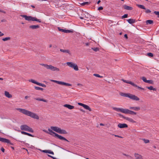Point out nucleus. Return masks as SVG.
I'll return each mask as SVG.
<instances>
[{
    "label": "nucleus",
    "instance_id": "nucleus-26",
    "mask_svg": "<svg viewBox=\"0 0 159 159\" xmlns=\"http://www.w3.org/2000/svg\"><path fill=\"white\" fill-rule=\"evenodd\" d=\"M21 133L22 134L26 135H27L30 136H31V137H34V136L32 135L31 134H29V133H27L25 131H21Z\"/></svg>",
    "mask_w": 159,
    "mask_h": 159
},
{
    "label": "nucleus",
    "instance_id": "nucleus-57",
    "mask_svg": "<svg viewBox=\"0 0 159 159\" xmlns=\"http://www.w3.org/2000/svg\"><path fill=\"white\" fill-rule=\"evenodd\" d=\"M101 2V1L100 0H98V2H97V3L98 4L99 3H100Z\"/></svg>",
    "mask_w": 159,
    "mask_h": 159
},
{
    "label": "nucleus",
    "instance_id": "nucleus-36",
    "mask_svg": "<svg viewBox=\"0 0 159 159\" xmlns=\"http://www.w3.org/2000/svg\"><path fill=\"white\" fill-rule=\"evenodd\" d=\"M146 83H148L151 84H153V81L152 80H147Z\"/></svg>",
    "mask_w": 159,
    "mask_h": 159
},
{
    "label": "nucleus",
    "instance_id": "nucleus-14",
    "mask_svg": "<svg viewBox=\"0 0 159 159\" xmlns=\"http://www.w3.org/2000/svg\"><path fill=\"white\" fill-rule=\"evenodd\" d=\"M135 159H143V156L137 153H135L134 154Z\"/></svg>",
    "mask_w": 159,
    "mask_h": 159
},
{
    "label": "nucleus",
    "instance_id": "nucleus-24",
    "mask_svg": "<svg viewBox=\"0 0 159 159\" xmlns=\"http://www.w3.org/2000/svg\"><path fill=\"white\" fill-rule=\"evenodd\" d=\"M42 152H43L48 153L52 155H54V152L50 150H43L42 151Z\"/></svg>",
    "mask_w": 159,
    "mask_h": 159
},
{
    "label": "nucleus",
    "instance_id": "nucleus-41",
    "mask_svg": "<svg viewBox=\"0 0 159 159\" xmlns=\"http://www.w3.org/2000/svg\"><path fill=\"white\" fill-rule=\"evenodd\" d=\"M154 14L157 16V17L159 18V11H155L154 12Z\"/></svg>",
    "mask_w": 159,
    "mask_h": 159
},
{
    "label": "nucleus",
    "instance_id": "nucleus-45",
    "mask_svg": "<svg viewBox=\"0 0 159 159\" xmlns=\"http://www.w3.org/2000/svg\"><path fill=\"white\" fill-rule=\"evenodd\" d=\"M128 17V14H125L122 16V18H127Z\"/></svg>",
    "mask_w": 159,
    "mask_h": 159
},
{
    "label": "nucleus",
    "instance_id": "nucleus-61",
    "mask_svg": "<svg viewBox=\"0 0 159 159\" xmlns=\"http://www.w3.org/2000/svg\"><path fill=\"white\" fill-rule=\"evenodd\" d=\"M80 18L81 19H84V18L83 17H80Z\"/></svg>",
    "mask_w": 159,
    "mask_h": 159
},
{
    "label": "nucleus",
    "instance_id": "nucleus-44",
    "mask_svg": "<svg viewBox=\"0 0 159 159\" xmlns=\"http://www.w3.org/2000/svg\"><path fill=\"white\" fill-rule=\"evenodd\" d=\"M145 12L146 13H150L151 12V11L149 9H147L145 11Z\"/></svg>",
    "mask_w": 159,
    "mask_h": 159
},
{
    "label": "nucleus",
    "instance_id": "nucleus-37",
    "mask_svg": "<svg viewBox=\"0 0 159 159\" xmlns=\"http://www.w3.org/2000/svg\"><path fill=\"white\" fill-rule=\"evenodd\" d=\"M144 143H149V140L148 139H142Z\"/></svg>",
    "mask_w": 159,
    "mask_h": 159
},
{
    "label": "nucleus",
    "instance_id": "nucleus-50",
    "mask_svg": "<svg viewBox=\"0 0 159 159\" xmlns=\"http://www.w3.org/2000/svg\"><path fill=\"white\" fill-rule=\"evenodd\" d=\"M1 150L3 152H4V151H5V149H4V148H3V147H2L1 148Z\"/></svg>",
    "mask_w": 159,
    "mask_h": 159
},
{
    "label": "nucleus",
    "instance_id": "nucleus-42",
    "mask_svg": "<svg viewBox=\"0 0 159 159\" xmlns=\"http://www.w3.org/2000/svg\"><path fill=\"white\" fill-rule=\"evenodd\" d=\"M118 115L120 117H122L124 119H125V117H126L125 116H124L123 115H122V114H120V113H118Z\"/></svg>",
    "mask_w": 159,
    "mask_h": 159
},
{
    "label": "nucleus",
    "instance_id": "nucleus-12",
    "mask_svg": "<svg viewBox=\"0 0 159 159\" xmlns=\"http://www.w3.org/2000/svg\"><path fill=\"white\" fill-rule=\"evenodd\" d=\"M0 141L3 143H10L12 145V144L11 143L10 140L6 139L0 137Z\"/></svg>",
    "mask_w": 159,
    "mask_h": 159
},
{
    "label": "nucleus",
    "instance_id": "nucleus-46",
    "mask_svg": "<svg viewBox=\"0 0 159 159\" xmlns=\"http://www.w3.org/2000/svg\"><path fill=\"white\" fill-rule=\"evenodd\" d=\"M123 155H125V156H126L127 157H129L130 158H132V157L131 156H130L129 155H126L125 154H124V153H123Z\"/></svg>",
    "mask_w": 159,
    "mask_h": 159
},
{
    "label": "nucleus",
    "instance_id": "nucleus-63",
    "mask_svg": "<svg viewBox=\"0 0 159 159\" xmlns=\"http://www.w3.org/2000/svg\"><path fill=\"white\" fill-rule=\"evenodd\" d=\"M3 80V79L2 78H0V80Z\"/></svg>",
    "mask_w": 159,
    "mask_h": 159
},
{
    "label": "nucleus",
    "instance_id": "nucleus-56",
    "mask_svg": "<svg viewBox=\"0 0 159 159\" xmlns=\"http://www.w3.org/2000/svg\"><path fill=\"white\" fill-rule=\"evenodd\" d=\"M80 111H82V112H84L85 111L83 109H80Z\"/></svg>",
    "mask_w": 159,
    "mask_h": 159
},
{
    "label": "nucleus",
    "instance_id": "nucleus-35",
    "mask_svg": "<svg viewBox=\"0 0 159 159\" xmlns=\"http://www.w3.org/2000/svg\"><path fill=\"white\" fill-rule=\"evenodd\" d=\"M29 81L31 82H32V83L36 84H37V83L38 82H37L35 80H33V79H31V80H29Z\"/></svg>",
    "mask_w": 159,
    "mask_h": 159
},
{
    "label": "nucleus",
    "instance_id": "nucleus-23",
    "mask_svg": "<svg viewBox=\"0 0 159 159\" xmlns=\"http://www.w3.org/2000/svg\"><path fill=\"white\" fill-rule=\"evenodd\" d=\"M60 51L63 52L68 53L70 55L71 54L70 51L69 50L60 49Z\"/></svg>",
    "mask_w": 159,
    "mask_h": 159
},
{
    "label": "nucleus",
    "instance_id": "nucleus-31",
    "mask_svg": "<svg viewBox=\"0 0 159 159\" xmlns=\"http://www.w3.org/2000/svg\"><path fill=\"white\" fill-rule=\"evenodd\" d=\"M34 88L37 90H41L43 91V88L37 86H34Z\"/></svg>",
    "mask_w": 159,
    "mask_h": 159
},
{
    "label": "nucleus",
    "instance_id": "nucleus-9",
    "mask_svg": "<svg viewBox=\"0 0 159 159\" xmlns=\"http://www.w3.org/2000/svg\"><path fill=\"white\" fill-rule=\"evenodd\" d=\"M66 64L69 67L73 68L75 70L77 71L79 70L77 65L72 62H67Z\"/></svg>",
    "mask_w": 159,
    "mask_h": 159
},
{
    "label": "nucleus",
    "instance_id": "nucleus-13",
    "mask_svg": "<svg viewBox=\"0 0 159 159\" xmlns=\"http://www.w3.org/2000/svg\"><path fill=\"white\" fill-rule=\"evenodd\" d=\"M117 126L120 128H124L128 127V125L125 123L122 124L120 123Z\"/></svg>",
    "mask_w": 159,
    "mask_h": 159
},
{
    "label": "nucleus",
    "instance_id": "nucleus-59",
    "mask_svg": "<svg viewBox=\"0 0 159 159\" xmlns=\"http://www.w3.org/2000/svg\"><path fill=\"white\" fill-rule=\"evenodd\" d=\"M100 125L101 126H104V124L102 123H100Z\"/></svg>",
    "mask_w": 159,
    "mask_h": 159
},
{
    "label": "nucleus",
    "instance_id": "nucleus-22",
    "mask_svg": "<svg viewBox=\"0 0 159 159\" xmlns=\"http://www.w3.org/2000/svg\"><path fill=\"white\" fill-rule=\"evenodd\" d=\"M127 21L130 24H132L136 22V20L135 19H130L128 20H127Z\"/></svg>",
    "mask_w": 159,
    "mask_h": 159
},
{
    "label": "nucleus",
    "instance_id": "nucleus-17",
    "mask_svg": "<svg viewBox=\"0 0 159 159\" xmlns=\"http://www.w3.org/2000/svg\"><path fill=\"white\" fill-rule=\"evenodd\" d=\"M65 107H66L69 109H72L74 108V106L69 104H66L64 105Z\"/></svg>",
    "mask_w": 159,
    "mask_h": 159
},
{
    "label": "nucleus",
    "instance_id": "nucleus-64",
    "mask_svg": "<svg viewBox=\"0 0 159 159\" xmlns=\"http://www.w3.org/2000/svg\"><path fill=\"white\" fill-rule=\"evenodd\" d=\"M52 46V45L51 44H50L49 45V48H51Z\"/></svg>",
    "mask_w": 159,
    "mask_h": 159
},
{
    "label": "nucleus",
    "instance_id": "nucleus-16",
    "mask_svg": "<svg viewBox=\"0 0 159 159\" xmlns=\"http://www.w3.org/2000/svg\"><path fill=\"white\" fill-rule=\"evenodd\" d=\"M125 119L128 121L132 123H136V121L134 120L132 118H129L128 117H125Z\"/></svg>",
    "mask_w": 159,
    "mask_h": 159
},
{
    "label": "nucleus",
    "instance_id": "nucleus-4",
    "mask_svg": "<svg viewBox=\"0 0 159 159\" xmlns=\"http://www.w3.org/2000/svg\"><path fill=\"white\" fill-rule=\"evenodd\" d=\"M20 16L25 18V20L29 21H36L39 23L41 22V20L40 19H38L35 17H32L30 16H27L25 15H21Z\"/></svg>",
    "mask_w": 159,
    "mask_h": 159
},
{
    "label": "nucleus",
    "instance_id": "nucleus-2",
    "mask_svg": "<svg viewBox=\"0 0 159 159\" xmlns=\"http://www.w3.org/2000/svg\"><path fill=\"white\" fill-rule=\"evenodd\" d=\"M113 109L117 111L126 114L136 115L137 112L127 109L118 108L116 107H113Z\"/></svg>",
    "mask_w": 159,
    "mask_h": 159
},
{
    "label": "nucleus",
    "instance_id": "nucleus-54",
    "mask_svg": "<svg viewBox=\"0 0 159 159\" xmlns=\"http://www.w3.org/2000/svg\"><path fill=\"white\" fill-rule=\"evenodd\" d=\"M42 87H46V85L44 84H42Z\"/></svg>",
    "mask_w": 159,
    "mask_h": 159
},
{
    "label": "nucleus",
    "instance_id": "nucleus-11",
    "mask_svg": "<svg viewBox=\"0 0 159 159\" xmlns=\"http://www.w3.org/2000/svg\"><path fill=\"white\" fill-rule=\"evenodd\" d=\"M58 29L59 31L65 33H71L73 31L71 30H66L61 29L60 27H58Z\"/></svg>",
    "mask_w": 159,
    "mask_h": 159
},
{
    "label": "nucleus",
    "instance_id": "nucleus-40",
    "mask_svg": "<svg viewBox=\"0 0 159 159\" xmlns=\"http://www.w3.org/2000/svg\"><path fill=\"white\" fill-rule=\"evenodd\" d=\"M92 49L95 52H97L98 51L99 49L98 48H92Z\"/></svg>",
    "mask_w": 159,
    "mask_h": 159
},
{
    "label": "nucleus",
    "instance_id": "nucleus-27",
    "mask_svg": "<svg viewBox=\"0 0 159 159\" xmlns=\"http://www.w3.org/2000/svg\"><path fill=\"white\" fill-rule=\"evenodd\" d=\"M146 22L147 25L148 24H152L153 23V21L151 20H147Z\"/></svg>",
    "mask_w": 159,
    "mask_h": 159
},
{
    "label": "nucleus",
    "instance_id": "nucleus-30",
    "mask_svg": "<svg viewBox=\"0 0 159 159\" xmlns=\"http://www.w3.org/2000/svg\"><path fill=\"white\" fill-rule=\"evenodd\" d=\"M146 88L150 90H153L154 91H156L157 89L156 88H153V86H150V87H147Z\"/></svg>",
    "mask_w": 159,
    "mask_h": 159
},
{
    "label": "nucleus",
    "instance_id": "nucleus-43",
    "mask_svg": "<svg viewBox=\"0 0 159 159\" xmlns=\"http://www.w3.org/2000/svg\"><path fill=\"white\" fill-rule=\"evenodd\" d=\"M147 55L149 57H152L153 56V54L152 53H147Z\"/></svg>",
    "mask_w": 159,
    "mask_h": 159
},
{
    "label": "nucleus",
    "instance_id": "nucleus-10",
    "mask_svg": "<svg viewBox=\"0 0 159 159\" xmlns=\"http://www.w3.org/2000/svg\"><path fill=\"white\" fill-rule=\"evenodd\" d=\"M51 81L52 82H54V83H57L58 84L62 85H64L67 86H71L72 85L68 83H66L62 81H60L54 80H51Z\"/></svg>",
    "mask_w": 159,
    "mask_h": 159
},
{
    "label": "nucleus",
    "instance_id": "nucleus-29",
    "mask_svg": "<svg viewBox=\"0 0 159 159\" xmlns=\"http://www.w3.org/2000/svg\"><path fill=\"white\" fill-rule=\"evenodd\" d=\"M136 5L137 6H138L139 8H140L145 9V10L146 9V8H145V7L143 5L137 4Z\"/></svg>",
    "mask_w": 159,
    "mask_h": 159
},
{
    "label": "nucleus",
    "instance_id": "nucleus-53",
    "mask_svg": "<svg viewBox=\"0 0 159 159\" xmlns=\"http://www.w3.org/2000/svg\"><path fill=\"white\" fill-rule=\"evenodd\" d=\"M43 131L44 132H45L46 133H47V134L48 133V132L46 130L43 129Z\"/></svg>",
    "mask_w": 159,
    "mask_h": 159
},
{
    "label": "nucleus",
    "instance_id": "nucleus-38",
    "mask_svg": "<svg viewBox=\"0 0 159 159\" xmlns=\"http://www.w3.org/2000/svg\"><path fill=\"white\" fill-rule=\"evenodd\" d=\"M135 86H133L134 87H137L138 88V89H140L141 90H144V89L143 88H142V87H140L139 86H138V85H136V84H135Z\"/></svg>",
    "mask_w": 159,
    "mask_h": 159
},
{
    "label": "nucleus",
    "instance_id": "nucleus-51",
    "mask_svg": "<svg viewBox=\"0 0 159 159\" xmlns=\"http://www.w3.org/2000/svg\"><path fill=\"white\" fill-rule=\"evenodd\" d=\"M42 83H40L39 82H38L37 85L41 86L42 85Z\"/></svg>",
    "mask_w": 159,
    "mask_h": 159
},
{
    "label": "nucleus",
    "instance_id": "nucleus-3",
    "mask_svg": "<svg viewBox=\"0 0 159 159\" xmlns=\"http://www.w3.org/2000/svg\"><path fill=\"white\" fill-rule=\"evenodd\" d=\"M120 94L122 96L129 98L133 100L139 101V98L137 96L129 93H120Z\"/></svg>",
    "mask_w": 159,
    "mask_h": 159
},
{
    "label": "nucleus",
    "instance_id": "nucleus-48",
    "mask_svg": "<svg viewBox=\"0 0 159 159\" xmlns=\"http://www.w3.org/2000/svg\"><path fill=\"white\" fill-rule=\"evenodd\" d=\"M103 9V7L101 6L99 7L98 8V10H102Z\"/></svg>",
    "mask_w": 159,
    "mask_h": 159
},
{
    "label": "nucleus",
    "instance_id": "nucleus-62",
    "mask_svg": "<svg viewBox=\"0 0 159 159\" xmlns=\"http://www.w3.org/2000/svg\"><path fill=\"white\" fill-rule=\"evenodd\" d=\"M31 7L33 8H35V7L33 6V5H31Z\"/></svg>",
    "mask_w": 159,
    "mask_h": 159
},
{
    "label": "nucleus",
    "instance_id": "nucleus-18",
    "mask_svg": "<svg viewBox=\"0 0 159 159\" xmlns=\"http://www.w3.org/2000/svg\"><path fill=\"white\" fill-rule=\"evenodd\" d=\"M122 80L125 83H127L128 84H129L132 85L133 86H135V84L133 83V82H132L131 81H129V80H126L124 79H122Z\"/></svg>",
    "mask_w": 159,
    "mask_h": 159
},
{
    "label": "nucleus",
    "instance_id": "nucleus-25",
    "mask_svg": "<svg viewBox=\"0 0 159 159\" xmlns=\"http://www.w3.org/2000/svg\"><path fill=\"white\" fill-rule=\"evenodd\" d=\"M34 99L37 101H42L45 102H48V101L47 100L43 98H34Z\"/></svg>",
    "mask_w": 159,
    "mask_h": 159
},
{
    "label": "nucleus",
    "instance_id": "nucleus-7",
    "mask_svg": "<svg viewBox=\"0 0 159 159\" xmlns=\"http://www.w3.org/2000/svg\"><path fill=\"white\" fill-rule=\"evenodd\" d=\"M39 64L42 66H44L47 69H50L52 71H59V69L56 67H54L51 65H48L46 64L43 63H40Z\"/></svg>",
    "mask_w": 159,
    "mask_h": 159
},
{
    "label": "nucleus",
    "instance_id": "nucleus-52",
    "mask_svg": "<svg viewBox=\"0 0 159 159\" xmlns=\"http://www.w3.org/2000/svg\"><path fill=\"white\" fill-rule=\"evenodd\" d=\"M4 35V34L2 33L0 31V37Z\"/></svg>",
    "mask_w": 159,
    "mask_h": 159
},
{
    "label": "nucleus",
    "instance_id": "nucleus-19",
    "mask_svg": "<svg viewBox=\"0 0 159 159\" xmlns=\"http://www.w3.org/2000/svg\"><path fill=\"white\" fill-rule=\"evenodd\" d=\"M123 7L124 9L126 10H131L133 9V8L132 7L126 5H124Z\"/></svg>",
    "mask_w": 159,
    "mask_h": 159
},
{
    "label": "nucleus",
    "instance_id": "nucleus-6",
    "mask_svg": "<svg viewBox=\"0 0 159 159\" xmlns=\"http://www.w3.org/2000/svg\"><path fill=\"white\" fill-rule=\"evenodd\" d=\"M52 129H48V133L49 134L51 135H52L53 134H54V136L57 138H58L59 139L61 140H64L67 142H69V141L66 139L64 137L61 136L60 135H59L57 134L55 132H53Z\"/></svg>",
    "mask_w": 159,
    "mask_h": 159
},
{
    "label": "nucleus",
    "instance_id": "nucleus-47",
    "mask_svg": "<svg viewBox=\"0 0 159 159\" xmlns=\"http://www.w3.org/2000/svg\"><path fill=\"white\" fill-rule=\"evenodd\" d=\"M113 135H114L115 137H118V138H122V137L121 136H120L118 135H115V134H112Z\"/></svg>",
    "mask_w": 159,
    "mask_h": 159
},
{
    "label": "nucleus",
    "instance_id": "nucleus-33",
    "mask_svg": "<svg viewBox=\"0 0 159 159\" xmlns=\"http://www.w3.org/2000/svg\"><path fill=\"white\" fill-rule=\"evenodd\" d=\"M141 79L145 82L146 83L147 82V80L145 77L143 76L141 78Z\"/></svg>",
    "mask_w": 159,
    "mask_h": 159
},
{
    "label": "nucleus",
    "instance_id": "nucleus-28",
    "mask_svg": "<svg viewBox=\"0 0 159 159\" xmlns=\"http://www.w3.org/2000/svg\"><path fill=\"white\" fill-rule=\"evenodd\" d=\"M83 107H84L85 109L89 110L90 111H92L91 108L87 105L84 104Z\"/></svg>",
    "mask_w": 159,
    "mask_h": 159
},
{
    "label": "nucleus",
    "instance_id": "nucleus-20",
    "mask_svg": "<svg viewBox=\"0 0 159 159\" xmlns=\"http://www.w3.org/2000/svg\"><path fill=\"white\" fill-rule=\"evenodd\" d=\"M39 25H31L29 26V28L32 29H36L39 28Z\"/></svg>",
    "mask_w": 159,
    "mask_h": 159
},
{
    "label": "nucleus",
    "instance_id": "nucleus-32",
    "mask_svg": "<svg viewBox=\"0 0 159 159\" xmlns=\"http://www.w3.org/2000/svg\"><path fill=\"white\" fill-rule=\"evenodd\" d=\"M80 4L82 6H84L86 5H88L89 4V3L88 2H85L82 3H80Z\"/></svg>",
    "mask_w": 159,
    "mask_h": 159
},
{
    "label": "nucleus",
    "instance_id": "nucleus-39",
    "mask_svg": "<svg viewBox=\"0 0 159 159\" xmlns=\"http://www.w3.org/2000/svg\"><path fill=\"white\" fill-rule=\"evenodd\" d=\"M93 75L99 78H102V76H100L98 74H93Z\"/></svg>",
    "mask_w": 159,
    "mask_h": 159
},
{
    "label": "nucleus",
    "instance_id": "nucleus-49",
    "mask_svg": "<svg viewBox=\"0 0 159 159\" xmlns=\"http://www.w3.org/2000/svg\"><path fill=\"white\" fill-rule=\"evenodd\" d=\"M78 104L80 105V106H82L83 107V106H84V104H83L82 103H78Z\"/></svg>",
    "mask_w": 159,
    "mask_h": 159
},
{
    "label": "nucleus",
    "instance_id": "nucleus-34",
    "mask_svg": "<svg viewBox=\"0 0 159 159\" xmlns=\"http://www.w3.org/2000/svg\"><path fill=\"white\" fill-rule=\"evenodd\" d=\"M11 39V38L10 37H6L4 38H3L2 39V40L3 41H5L7 40H9Z\"/></svg>",
    "mask_w": 159,
    "mask_h": 159
},
{
    "label": "nucleus",
    "instance_id": "nucleus-55",
    "mask_svg": "<svg viewBox=\"0 0 159 159\" xmlns=\"http://www.w3.org/2000/svg\"><path fill=\"white\" fill-rule=\"evenodd\" d=\"M124 37L126 39H128V36L127 34H125L124 35Z\"/></svg>",
    "mask_w": 159,
    "mask_h": 159
},
{
    "label": "nucleus",
    "instance_id": "nucleus-58",
    "mask_svg": "<svg viewBox=\"0 0 159 159\" xmlns=\"http://www.w3.org/2000/svg\"><path fill=\"white\" fill-rule=\"evenodd\" d=\"M1 11H0V12H2V13H5V12L3 11H2V10H1Z\"/></svg>",
    "mask_w": 159,
    "mask_h": 159
},
{
    "label": "nucleus",
    "instance_id": "nucleus-8",
    "mask_svg": "<svg viewBox=\"0 0 159 159\" xmlns=\"http://www.w3.org/2000/svg\"><path fill=\"white\" fill-rule=\"evenodd\" d=\"M20 128L22 130L27 131L31 133L34 132L33 129L26 125H21L20 127Z\"/></svg>",
    "mask_w": 159,
    "mask_h": 159
},
{
    "label": "nucleus",
    "instance_id": "nucleus-21",
    "mask_svg": "<svg viewBox=\"0 0 159 159\" xmlns=\"http://www.w3.org/2000/svg\"><path fill=\"white\" fill-rule=\"evenodd\" d=\"M5 95L6 97L9 98H11L12 97V95L7 91L5 92Z\"/></svg>",
    "mask_w": 159,
    "mask_h": 159
},
{
    "label": "nucleus",
    "instance_id": "nucleus-60",
    "mask_svg": "<svg viewBox=\"0 0 159 159\" xmlns=\"http://www.w3.org/2000/svg\"><path fill=\"white\" fill-rule=\"evenodd\" d=\"M29 97L28 96H25V98L26 99H27V98H28Z\"/></svg>",
    "mask_w": 159,
    "mask_h": 159
},
{
    "label": "nucleus",
    "instance_id": "nucleus-15",
    "mask_svg": "<svg viewBox=\"0 0 159 159\" xmlns=\"http://www.w3.org/2000/svg\"><path fill=\"white\" fill-rule=\"evenodd\" d=\"M129 108L135 111H139L140 109V107H129Z\"/></svg>",
    "mask_w": 159,
    "mask_h": 159
},
{
    "label": "nucleus",
    "instance_id": "nucleus-5",
    "mask_svg": "<svg viewBox=\"0 0 159 159\" xmlns=\"http://www.w3.org/2000/svg\"><path fill=\"white\" fill-rule=\"evenodd\" d=\"M50 128L53 131L60 134H66L67 132L65 130L61 129L60 128L57 126H51Z\"/></svg>",
    "mask_w": 159,
    "mask_h": 159
},
{
    "label": "nucleus",
    "instance_id": "nucleus-1",
    "mask_svg": "<svg viewBox=\"0 0 159 159\" xmlns=\"http://www.w3.org/2000/svg\"><path fill=\"white\" fill-rule=\"evenodd\" d=\"M16 110L19 111V112L22 113L27 116H30L34 119L37 120H39V116L36 114L31 112L29 111L20 108H16Z\"/></svg>",
    "mask_w": 159,
    "mask_h": 159
}]
</instances>
